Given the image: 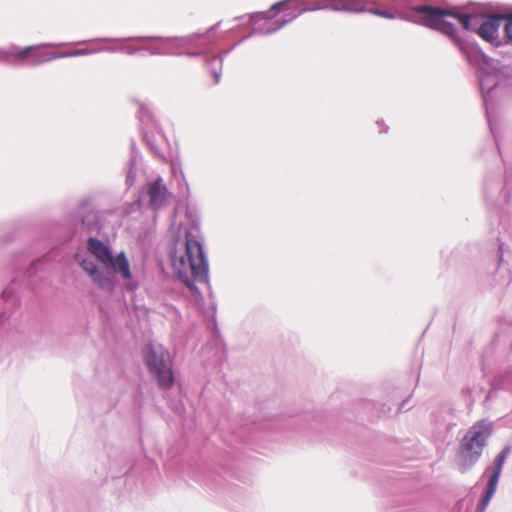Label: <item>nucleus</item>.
Listing matches in <instances>:
<instances>
[{
  "mask_svg": "<svg viewBox=\"0 0 512 512\" xmlns=\"http://www.w3.org/2000/svg\"><path fill=\"white\" fill-rule=\"evenodd\" d=\"M7 57L14 61H26L31 59L32 64H40L57 58L54 54L45 53L43 51V46L41 45L27 46L22 49L11 51L7 54Z\"/></svg>",
  "mask_w": 512,
  "mask_h": 512,
  "instance_id": "nucleus-7",
  "label": "nucleus"
},
{
  "mask_svg": "<svg viewBox=\"0 0 512 512\" xmlns=\"http://www.w3.org/2000/svg\"><path fill=\"white\" fill-rule=\"evenodd\" d=\"M216 82H219V76L216 75Z\"/></svg>",
  "mask_w": 512,
  "mask_h": 512,
  "instance_id": "nucleus-16",
  "label": "nucleus"
},
{
  "mask_svg": "<svg viewBox=\"0 0 512 512\" xmlns=\"http://www.w3.org/2000/svg\"><path fill=\"white\" fill-rule=\"evenodd\" d=\"M87 248L90 254L93 255L105 269H99L96 264L89 259L81 260L80 266L100 289L107 291L113 290L115 286L113 274L120 275L124 280L132 279L130 263L123 251L114 256L109 246L97 238H89Z\"/></svg>",
  "mask_w": 512,
  "mask_h": 512,
  "instance_id": "nucleus-2",
  "label": "nucleus"
},
{
  "mask_svg": "<svg viewBox=\"0 0 512 512\" xmlns=\"http://www.w3.org/2000/svg\"><path fill=\"white\" fill-rule=\"evenodd\" d=\"M374 13L376 15L387 17V18H391L392 17V15L389 12H387V11L375 10Z\"/></svg>",
  "mask_w": 512,
  "mask_h": 512,
  "instance_id": "nucleus-13",
  "label": "nucleus"
},
{
  "mask_svg": "<svg viewBox=\"0 0 512 512\" xmlns=\"http://www.w3.org/2000/svg\"><path fill=\"white\" fill-rule=\"evenodd\" d=\"M504 30L506 33V36L512 40V17L507 19L506 24L504 26Z\"/></svg>",
  "mask_w": 512,
  "mask_h": 512,
  "instance_id": "nucleus-12",
  "label": "nucleus"
},
{
  "mask_svg": "<svg viewBox=\"0 0 512 512\" xmlns=\"http://www.w3.org/2000/svg\"><path fill=\"white\" fill-rule=\"evenodd\" d=\"M450 17L457 18L464 29L468 30L470 28V16L468 14L455 13L450 9Z\"/></svg>",
  "mask_w": 512,
  "mask_h": 512,
  "instance_id": "nucleus-11",
  "label": "nucleus"
},
{
  "mask_svg": "<svg viewBox=\"0 0 512 512\" xmlns=\"http://www.w3.org/2000/svg\"><path fill=\"white\" fill-rule=\"evenodd\" d=\"M147 194L149 196V205L153 209L164 206L171 196L161 178H157L148 185Z\"/></svg>",
  "mask_w": 512,
  "mask_h": 512,
  "instance_id": "nucleus-8",
  "label": "nucleus"
},
{
  "mask_svg": "<svg viewBox=\"0 0 512 512\" xmlns=\"http://www.w3.org/2000/svg\"><path fill=\"white\" fill-rule=\"evenodd\" d=\"M447 16V9L435 8L426 5L416 6L413 8V18L415 22L437 30L445 35H448V24L446 22Z\"/></svg>",
  "mask_w": 512,
  "mask_h": 512,
  "instance_id": "nucleus-5",
  "label": "nucleus"
},
{
  "mask_svg": "<svg viewBox=\"0 0 512 512\" xmlns=\"http://www.w3.org/2000/svg\"><path fill=\"white\" fill-rule=\"evenodd\" d=\"M501 21H503L502 16L497 15L488 17L478 28V35L488 42L496 40Z\"/></svg>",
  "mask_w": 512,
  "mask_h": 512,
  "instance_id": "nucleus-9",
  "label": "nucleus"
},
{
  "mask_svg": "<svg viewBox=\"0 0 512 512\" xmlns=\"http://www.w3.org/2000/svg\"><path fill=\"white\" fill-rule=\"evenodd\" d=\"M144 361L149 372L155 376L159 387L170 388L174 383L171 362L168 352L162 345L148 344L145 348Z\"/></svg>",
  "mask_w": 512,
  "mask_h": 512,
  "instance_id": "nucleus-3",
  "label": "nucleus"
},
{
  "mask_svg": "<svg viewBox=\"0 0 512 512\" xmlns=\"http://www.w3.org/2000/svg\"><path fill=\"white\" fill-rule=\"evenodd\" d=\"M170 264L174 275L191 291L197 289L196 281H205L208 261L197 237L187 232L184 240H177L170 250Z\"/></svg>",
  "mask_w": 512,
  "mask_h": 512,
  "instance_id": "nucleus-1",
  "label": "nucleus"
},
{
  "mask_svg": "<svg viewBox=\"0 0 512 512\" xmlns=\"http://www.w3.org/2000/svg\"><path fill=\"white\" fill-rule=\"evenodd\" d=\"M86 52L84 50H77L74 53L69 54V56H78V55H84Z\"/></svg>",
  "mask_w": 512,
  "mask_h": 512,
  "instance_id": "nucleus-14",
  "label": "nucleus"
},
{
  "mask_svg": "<svg viewBox=\"0 0 512 512\" xmlns=\"http://www.w3.org/2000/svg\"><path fill=\"white\" fill-rule=\"evenodd\" d=\"M281 5H282V3H277V4H275V5L273 6V8H274V9H276V8L280 7Z\"/></svg>",
  "mask_w": 512,
  "mask_h": 512,
  "instance_id": "nucleus-15",
  "label": "nucleus"
},
{
  "mask_svg": "<svg viewBox=\"0 0 512 512\" xmlns=\"http://www.w3.org/2000/svg\"><path fill=\"white\" fill-rule=\"evenodd\" d=\"M490 434V426L484 422L477 423L468 431L459 450V458L464 467L477 462Z\"/></svg>",
  "mask_w": 512,
  "mask_h": 512,
  "instance_id": "nucleus-4",
  "label": "nucleus"
},
{
  "mask_svg": "<svg viewBox=\"0 0 512 512\" xmlns=\"http://www.w3.org/2000/svg\"><path fill=\"white\" fill-rule=\"evenodd\" d=\"M510 450V447L506 446L502 450V452L496 457L494 465L491 468L492 472L489 477L485 494L478 504L477 512H484L487 506L489 505L491 498L495 494L503 465L506 461L507 456L510 453ZM487 470H490V468H488Z\"/></svg>",
  "mask_w": 512,
  "mask_h": 512,
  "instance_id": "nucleus-6",
  "label": "nucleus"
},
{
  "mask_svg": "<svg viewBox=\"0 0 512 512\" xmlns=\"http://www.w3.org/2000/svg\"><path fill=\"white\" fill-rule=\"evenodd\" d=\"M328 7L335 11H363V4L359 0H332Z\"/></svg>",
  "mask_w": 512,
  "mask_h": 512,
  "instance_id": "nucleus-10",
  "label": "nucleus"
}]
</instances>
